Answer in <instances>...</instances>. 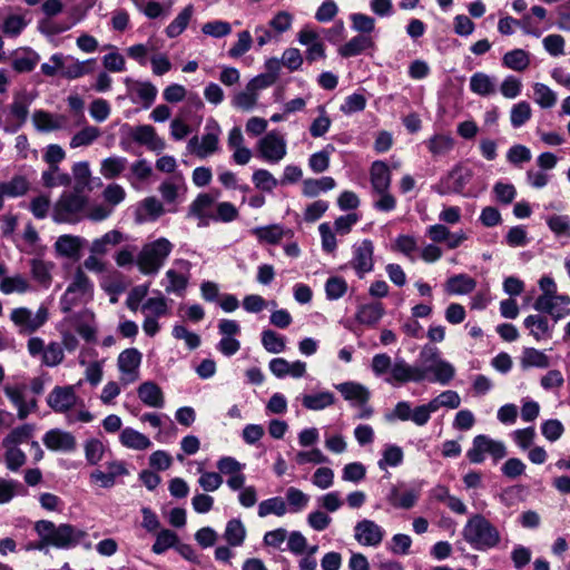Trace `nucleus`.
Segmentation results:
<instances>
[{
	"instance_id": "nucleus-34",
	"label": "nucleus",
	"mask_w": 570,
	"mask_h": 570,
	"mask_svg": "<svg viewBox=\"0 0 570 570\" xmlns=\"http://www.w3.org/2000/svg\"><path fill=\"white\" fill-rule=\"evenodd\" d=\"M347 401L356 402L360 405H364L370 397L368 390L362 384L355 382H345L335 386Z\"/></svg>"
},
{
	"instance_id": "nucleus-52",
	"label": "nucleus",
	"mask_w": 570,
	"mask_h": 570,
	"mask_svg": "<svg viewBox=\"0 0 570 570\" xmlns=\"http://www.w3.org/2000/svg\"><path fill=\"white\" fill-rule=\"evenodd\" d=\"M262 345L267 352L278 354L285 351L286 340L273 330H264L262 332Z\"/></svg>"
},
{
	"instance_id": "nucleus-24",
	"label": "nucleus",
	"mask_w": 570,
	"mask_h": 570,
	"mask_svg": "<svg viewBox=\"0 0 570 570\" xmlns=\"http://www.w3.org/2000/svg\"><path fill=\"white\" fill-rule=\"evenodd\" d=\"M131 136L136 142L147 146L153 151L159 153L165 149V141L158 137L155 128L150 125L137 126Z\"/></svg>"
},
{
	"instance_id": "nucleus-13",
	"label": "nucleus",
	"mask_w": 570,
	"mask_h": 570,
	"mask_svg": "<svg viewBox=\"0 0 570 570\" xmlns=\"http://www.w3.org/2000/svg\"><path fill=\"white\" fill-rule=\"evenodd\" d=\"M348 265L355 271L358 278H363L374 268V245L370 239L354 244L353 257Z\"/></svg>"
},
{
	"instance_id": "nucleus-1",
	"label": "nucleus",
	"mask_w": 570,
	"mask_h": 570,
	"mask_svg": "<svg viewBox=\"0 0 570 570\" xmlns=\"http://www.w3.org/2000/svg\"><path fill=\"white\" fill-rule=\"evenodd\" d=\"M35 531L39 537L36 548L43 550L48 547L70 549L81 542L87 535L85 531L68 523L56 525L49 520H39L35 523Z\"/></svg>"
},
{
	"instance_id": "nucleus-61",
	"label": "nucleus",
	"mask_w": 570,
	"mask_h": 570,
	"mask_svg": "<svg viewBox=\"0 0 570 570\" xmlns=\"http://www.w3.org/2000/svg\"><path fill=\"white\" fill-rule=\"evenodd\" d=\"M403 451L400 446L394 444H389L385 446L382 459L379 461V468L381 470H385L386 466H397L403 462Z\"/></svg>"
},
{
	"instance_id": "nucleus-64",
	"label": "nucleus",
	"mask_w": 570,
	"mask_h": 570,
	"mask_svg": "<svg viewBox=\"0 0 570 570\" xmlns=\"http://www.w3.org/2000/svg\"><path fill=\"white\" fill-rule=\"evenodd\" d=\"M547 225L558 237L570 238V217L567 215H552L547 218Z\"/></svg>"
},
{
	"instance_id": "nucleus-6",
	"label": "nucleus",
	"mask_w": 570,
	"mask_h": 570,
	"mask_svg": "<svg viewBox=\"0 0 570 570\" xmlns=\"http://www.w3.org/2000/svg\"><path fill=\"white\" fill-rule=\"evenodd\" d=\"M423 368L426 370V380L446 385L455 375L454 366L442 360L436 347H424L420 354Z\"/></svg>"
},
{
	"instance_id": "nucleus-42",
	"label": "nucleus",
	"mask_w": 570,
	"mask_h": 570,
	"mask_svg": "<svg viewBox=\"0 0 570 570\" xmlns=\"http://www.w3.org/2000/svg\"><path fill=\"white\" fill-rule=\"evenodd\" d=\"M383 315V304L380 302H374L362 305L356 313V318L361 324L374 325L382 318Z\"/></svg>"
},
{
	"instance_id": "nucleus-46",
	"label": "nucleus",
	"mask_w": 570,
	"mask_h": 570,
	"mask_svg": "<svg viewBox=\"0 0 570 570\" xmlns=\"http://www.w3.org/2000/svg\"><path fill=\"white\" fill-rule=\"evenodd\" d=\"M287 513V505L283 498L274 497L262 501L258 504L257 514L259 518H265L269 514L283 517Z\"/></svg>"
},
{
	"instance_id": "nucleus-30",
	"label": "nucleus",
	"mask_w": 570,
	"mask_h": 570,
	"mask_svg": "<svg viewBox=\"0 0 570 570\" xmlns=\"http://www.w3.org/2000/svg\"><path fill=\"white\" fill-rule=\"evenodd\" d=\"M374 48V41L370 36L357 35L340 47L338 53L343 58H350L361 55L367 49Z\"/></svg>"
},
{
	"instance_id": "nucleus-53",
	"label": "nucleus",
	"mask_w": 570,
	"mask_h": 570,
	"mask_svg": "<svg viewBox=\"0 0 570 570\" xmlns=\"http://www.w3.org/2000/svg\"><path fill=\"white\" fill-rule=\"evenodd\" d=\"M287 512L297 513L305 509L309 502V497L302 490L291 487L286 490Z\"/></svg>"
},
{
	"instance_id": "nucleus-4",
	"label": "nucleus",
	"mask_w": 570,
	"mask_h": 570,
	"mask_svg": "<svg viewBox=\"0 0 570 570\" xmlns=\"http://www.w3.org/2000/svg\"><path fill=\"white\" fill-rule=\"evenodd\" d=\"M92 294V282L80 267H77L67 289L60 298V309L63 313H69L75 306L91 299Z\"/></svg>"
},
{
	"instance_id": "nucleus-35",
	"label": "nucleus",
	"mask_w": 570,
	"mask_h": 570,
	"mask_svg": "<svg viewBox=\"0 0 570 570\" xmlns=\"http://www.w3.org/2000/svg\"><path fill=\"white\" fill-rule=\"evenodd\" d=\"M476 282L466 274H458L445 283V289L452 295H465L474 291Z\"/></svg>"
},
{
	"instance_id": "nucleus-21",
	"label": "nucleus",
	"mask_w": 570,
	"mask_h": 570,
	"mask_svg": "<svg viewBox=\"0 0 570 570\" xmlns=\"http://www.w3.org/2000/svg\"><path fill=\"white\" fill-rule=\"evenodd\" d=\"M42 442L51 451L71 452L77 446L76 438L70 432L60 429L47 431Z\"/></svg>"
},
{
	"instance_id": "nucleus-15",
	"label": "nucleus",
	"mask_w": 570,
	"mask_h": 570,
	"mask_svg": "<svg viewBox=\"0 0 570 570\" xmlns=\"http://www.w3.org/2000/svg\"><path fill=\"white\" fill-rule=\"evenodd\" d=\"M141 357V353L135 347L126 348L119 354L117 366L124 385H129L139 379Z\"/></svg>"
},
{
	"instance_id": "nucleus-40",
	"label": "nucleus",
	"mask_w": 570,
	"mask_h": 570,
	"mask_svg": "<svg viewBox=\"0 0 570 570\" xmlns=\"http://www.w3.org/2000/svg\"><path fill=\"white\" fill-rule=\"evenodd\" d=\"M419 495L420 492L417 490L400 491L397 488L393 487L389 495V501L395 508L411 509L415 505Z\"/></svg>"
},
{
	"instance_id": "nucleus-8",
	"label": "nucleus",
	"mask_w": 570,
	"mask_h": 570,
	"mask_svg": "<svg viewBox=\"0 0 570 570\" xmlns=\"http://www.w3.org/2000/svg\"><path fill=\"white\" fill-rule=\"evenodd\" d=\"M81 191L63 193L53 208L52 218L57 223H76L85 209L87 199Z\"/></svg>"
},
{
	"instance_id": "nucleus-9",
	"label": "nucleus",
	"mask_w": 570,
	"mask_h": 570,
	"mask_svg": "<svg viewBox=\"0 0 570 570\" xmlns=\"http://www.w3.org/2000/svg\"><path fill=\"white\" fill-rule=\"evenodd\" d=\"M140 311L145 316L142 330L150 337L155 336L160 330L158 318L170 315V307L163 295L147 298L141 304Z\"/></svg>"
},
{
	"instance_id": "nucleus-57",
	"label": "nucleus",
	"mask_w": 570,
	"mask_h": 570,
	"mask_svg": "<svg viewBox=\"0 0 570 570\" xmlns=\"http://www.w3.org/2000/svg\"><path fill=\"white\" fill-rule=\"evenodd\" d=\"M83 451L88 464L96 465L102 460L106 448L100 440L92 438L83 443Z\"/></svg>"
},
{
	"instance_id": "nucleus-63",
	"label": "nucleus",
	"mask_w": 570,
	"mask_h": 570,
	"mask_svg": "<svg viewBox=\"0 0 570 570\" xmlns=\"http://www.w3.org/2000/svg\"><path fill=\"white\" fill-rule=\"evenodd\" d=\"M100 136L99 128L95 126H86L80 131L73 135L70 140L71 148L91 145Z\"/></svg>"
},
{
	"instance_id": "nucleus-54",
	"label": "nucleus",
	"mask_w": 570,
	"mask_h": 570,
	"mask_svg": "<svg viewBox=\"0 0 570 570\" xmlns=\"http://www.w3.org/2000/svg\"><path fill=\"white\" fill-rule=\"evenodd\" d=\"M550 364L549 357L541 351L533 347H527L521 357V365L523 367H540L546 368Z\"/></svg>"
},
{
	"instance_id": "nucleus-43",
	"label": "nucleus",
	"mask_w": 570,
	"mask_h": 570,
	"mask_svg": "<svg viewBox=\"0 0 570 570\" xmlns=\"http://www.w3.org/2000/svg\"><path fill=\"white\" fill-rule=\"evenodd\" d=\"M128 160L125 157L111 156L105 158L100 164V174L106 179L118 177L127 167Z\"/></svg>"
},
{
	"instance_id": "nucleus-16",
	"label": "nucleus",
	"mask_w": 570,
	"mask_h": 570,
	"mask_svg": "<svg viewBox=\"0 0 570 570\" xmlns=\"http://www.w3.org/2000/svg\"><path fill=\"white\" fill-rule=\"evenodd\" d=\"M31 102L32 98L27 94L14 96L13 101L9 106V118L3 126L6 132H16L24 125Z\"/></svg>"
},
{
	"instance_id": "nucleus-22",
	"label": "nucleus",
	"mask_w": 570,
	"mask_h": 570,
	"mask_svg": "<svg viewBox=\"0 0 570 570\" xmlns=\"http://www.w3.org/2000/svg\"><path fill=\"white\" fill-rule=\"evenodd\" d=\"M68 321L73 325L77 333L86 342H95L97 330L95 326V314L89 309H82L68 317Z\"/></svg>"
},
{
	"instance_id": "nucleus-47",
	"label": "nucleus",
	"mask_w": 570,
	"mask_h": 570,
	"mask_svg": "<svg viewBox=\"0 0 570 570\" xmlns=\"http://www.w3.org/2000/svg\"><path fill=\"white\" fill-rule=\"evenodd\" d=\"M35 426L32 424H23L14 428L11 432L3 438L1 444L18 446L22 443H28L33 436Z\"/></svg>"
},
{
	"instance_id": "nucleus-18",
	"label": "nucleus",
	"mask_w": 570,
	"mask_h": 570,
	"mask_svg": "<svg viewBox=\"0 0 570 570\" xmlns=\"http://www.w3.org/2000/svg\"><path fill=\"white\" fill-rule=\"evenodd\" d=\"M73 385L55 386L47 396L48 406L56 413L68 414L77 404Z\"/></svg>"
},
{
	"instance_id": "nucleus-33",
	"label": "nucleus",
	"mask_w": 570,
	"mask_h": 570,
	"mask_svg": "<svg viewBox=\"0 0 570 570\" xmlns=\"http://www.w3.org/2000/svg\"><path fill=\"white\" fill-rule=\"evenodd\" d=\"M32 121L39 131H53L63 127L65 117L55 116L45 110H36L32 115Z\"/></svg>"
},
{
	"instance_id": "nucleus-23",
	"label": "nucleus",
	"mask_w": 570,
	"mask_h": 570,
	"mask_svg": "<svg viewBox=\"0 0 570 570\" xmlns=\"http://www.w3.org/2000/svg\"><path fill=\"white\" fill-rule=\"evenodd\" d=\"M473 177L472 169L458 165L455 166L448 175L443 185L445 186V190L440 191V194L445 193H455L462 194L466 185L471 181Z\"/></svg>"
},
{
	"instance_id": "nucleus-62",
	"label": "nucleus",
	"mask_w": 570,
	"mask_h": 570,
	"mask_svg": "<svg viewBox=\"0 0 570 570\" xmlns=\"http://www.w3.org/2000/svg\"><path fill=\"white\" fill-rule=\"evenodd\" d=\"M177 541H178V537L174 531L164 529L158 532V534L156 537V541L151 547V550L156 554H163L169 548L175 547Z\"/></svg>"
},
{
	"instance_id": "nucleus-14",
	"label": "nucleus",
	"mask_w": 570,
	"mask_h": 570,
	"mask_svg": "<svg viewBox=\"0 0 570 570\" xmlns=\"http://www.w3.org/2000/svg\"><path fill=\"white\" fill-rule=\"evenodd\" d=\"M570 296L568 295H540L533 307L535 311L541 313L550 314L557 322L566 316L570 315Z\"/></svg>"
},
{
	"instance_id": "nucleus-56",
	"label": "nucleus",
	"mask_w": 570,
	"mask_h": 570,
	"mask_svg": "<svg viewBox=\"0 0 570 570\" xmlns=\"http://www.w3.org/2000/svg\"><path fill=\"white\" fill-rule=\"evenodd\" d=\"M532 117V109L529 102L520 101L512 106L510 121L513 128L522 127Z\"/></svg>"
},
{
	"instance_id": "nucleus-26",
	"label": "nucleus",
	"mask_w": 570,
	"mask_h": 570,
	"mask_svg": "<svg viewBox=\"0 0 570 570\" xmlns=\"http://www.w3.org/2000/svg\"><path fill=\"white\" fill-rule=\"evenodd\" d=\"M56 265L53 262L43 261L41 258H32L30 261V273L32 279L40 286L49 288L52 283V271Z\"/></svg>"
},
{
	"instance_id": "nucleus-50",
	"label": "nucleus",
	"mask_w": 570,
	"mask_h": 570,
	"mask_svg": "<svg viewBox=\"0 0 570 570\" xmlns=\"http://www.w3.org/2000/svg\"><path fill=\"white\" fill-rule=\"evenodd\" d=\"M194 8L193 6L185 7L178 16L168 24L166 28V35L169 38L178 37L188 26L189 20L193 16Z\"/></svg>"
},
{
	"instance_id": "nucleus-36",
	"label": "nucleus",
	"mask_w": 570,
	"mask_h": 570,
	"mask_svg": "<svg viewBox=\"0 0 570 570\" xmlns=\"http://www.w3.org/2000/svg\"><path fill=\"white\" fill-rule=\"evenodd\" d=\"M302 404L311 411H322L335 402V395L330 391H322L315 394H304L301 396Z\"/></svg>"
},
{
	"instance_id": "nucleus-38",
	"label": "nucleus",
	"mask_w": 570,
	"mask_h": 570,
	"mask_svg": "<svg viewBox=\"0 0 570 570\" xmlns=\"http://www.w3.org/2000/svg\"><path fill=\"white\" fill-rule=\"evenodd\" d=\"M470 90L479 96H490L495 92L494 78L484 73L475 72L470 78Z\"/></svg>"
},
{
	"instance_id": "nucleus-55",
	"label": "nucleus",
	"mask_w": 570,
	"mask_h": 570,
	"mask_svg": "<svg viewBox=\"0 0 570 570\" xmlns=\"http://www.w3.org/2000/svg\"><path fill=\"white\" fill-rule=\"evenodd\" d=\"M429 151L434 156H442L452 150L454 140L448 135H434L426 141Z\"/></svg>"
},
{
	"instance_id": "nucleus-37",
	"label": "nucleus",
	"mask_w": 570,
	"mask_h": 570,
	"mask_svg": "<svg viewBox=\"0 0 570 570\" xmlns=\"http://www.w3.org/2000/svg\"><path fill=\"white\" fill-rule=\"evenodd\" d=\"M29 188L28 179L21 175H16L10 180L0 181V190L4 197H21L28 193Z\"/></svg>"
},
{
	"instance_id": "nucleus-29",
	"label": "nucleus",
	"mask_w": 570,
	"mask_h": 570,
	"mask_svg": "<svg viewBox=\"0 0 570 570\" xmlns=\"http://www.w3.org/2000/svg\"><path fill=\"white\" fill-rule=\"evenodd\" d=\"M119 441L122 446L136 451L149 449L153 444L148 436L132 428L124 429L119 434Z\"/></svg>"
},
{
	"instance_id": "nucleus-19",
	"label": "nucleus",
	"mask_w": 570,
	"mask_h": 570,
	"mask_svg": "<svg viewBox=\"0 0 570 570\" xmlns=\"http://www.w3.org/2000/svg\"><path fill=\"white\" fill-rule=\"evenodd\" d=\"M127 94L134 104H142L148 109L157 97V88L150 81L134 80L130 77L124 79Z\"/></svg>"
},
{
	"instance_id": "nucleus-10",
	"label": "nucleus",
	"mask_w": 570,
	"mask_h": 570,
	"mask_svg": "<svg viewBox=\"0 0 570 570\" xmlns=\"http://www.w3.org/2000/svg\"><path fill=\"white\" fill-rule=\"evenodd\" d=\"M485 453L497 462L507 455V448L501 441L479 434L474 436L472 446L466 452V458L471 463L480 464L485 460Z\"/></svg>"
},
{
	"instance_id": "nucleus-51",
	"label": "nucleus",
	"mask_w": 570,
	"mask_h": 570,
	"mask_svg": "<svg viewBox=\"0 0 570 570\" xmlns=\"http://www.w3.org/2000/svg\"><path fill=\"white\" fill-rule=\"evenodd\" d=\"M94 62L95 59H88L86 61L72 60L70 63H66V60H63L61 76L66 79L80 78L91 72L92 69L89 66Z\"/></svg>"
},
{
	"instance_id": "nucleus-32",
	"label": "nucleus",
	"mask_w": 570,
	"mask_h": 570,
	"mask_svg": "<svg viewBox=\"0 0 570 570\" xmlns=\"http://www.w3.org/2000/svg\"><path fill=\"white\" fill-rule=\"evenodd\" d=\"M125 240V236L119 230H110L106 234H104L101 237L96 238L90 246V253L94 255H105L107 254L112 247L119 245L121 242Z\"/></svg>"
},
{
	"instance_id": "nucleus-27",
	"label": "nucleus",
	"mask_w": 570,
	"mask_h": 570,
	"mask_svg": "<svg viewBox=\"0 0 570 570\" xmlns=\"http://www.w3.org/2000/svg\"><path fill=\"white\" fill-rule=\"evenodd\" d=\"M370 176L374 191L390 190L391 173L389 166L384 161H374L371 166Z\"/></svg>"
},
{
	"instance_id": "nucleus-2",
	"label": "nucleus",
	"mask_w": 570,
	"mask_h": 570,
	"mask_svg": "<svg viewBox=\"0 0 570 570\" xmlns=\"http://www.w3.org/2000/svg\"><path fill=\"white\" fill-rule=\"evenodd\" d=\"M462 537L479 551L495 548L501 541L499 530L482 514H473L469 518L463 527Z\"/></svg>"
},
{
	"instance_id": "nucleus-28",
	"label": "nucleus",
	"mask_w": 570,
	"mask_h": 570,
	"mask_svg": "<svg viewBox=\"0 0 570 570\" xmlns=\"http://www.w3.org/2000/svg\"><path fill=\"white\" fill-rule=\"evenodd\" d=\"M83 244L85 239L79 236L61 235L55 243V249L60 256L75 258L78 257Z\"/></svg>"
},
{
	"instance_id": "nucleus-3",
	"label": "nucleus",
	"mask_w": 570,
	"mask_h": 570,
	"mask_svg": "<svg viewBox=\"0 0 570 570\" xmlns=\"http://www.w3.org/2000/svg\"><path fill=\"white\" fill-rule=\"evenodd\" d=\"M174 245L164 237L146 244L137 256V266L145 275H155L164 266Z\"/></svg>"
},
{
	"instance_id": "nucleus-31",
	"label": "nucleus",
	"mask_w": 570,
	"mask_h": 570,
	"mask_svg": "<svg viewBox=\"0 0 570 570\" xmlns=\"http://www.w3.org/2000/svg\"><path fill=\"white\" fill-rule=\"evenodd\" d=\"M523 324L537 341L552 336V327L549 325L548 318L540 314L527 316Z\"/></svg>"
},
{
	"instance_id": "nucleus-39",
	"label": "nucleus",
	"mask_w": 570,
	"mask_h": 570,
	"mask_svg": "<svg viewBox=\"0 0 570 570\" xmlns=\"http://www.w3.org/2000/svg\"><path fill=\"white\" fill-rule=\"evenodd\" d=\"M336 186L334 178L324 176L322 178H307L303 181V195L306 197H316L322 191L332 190Z\"/></svg>"
},
{
	"instance_id": "nucleus-5",
	"label": "nucleus",
	"mask_w": 570,
	"mask_h": 570,
	"mask_svg": "<svg viewBox=\"0 0 570 570\" xmlns=\"http://www.w3.org/2000/svg\"><path fill=\"white\" fill-rule=\"evenodd\" d=\"M10 321L19 335H31L39 331L49 320V309L45 305L36 312L28 307H16L10 312Z\"/></svg>"
},
{
	"instance_id": "nucleus-45",
	"label": "nucleus",
	"mask_w": 570,
	"mask_h": 570,
	"mask_svg": "<svg viewBox=\"0 0 570 570\" xmlns=\"http://www.w3.org/2000/svg\"><path fill=\"white\" fill-rule=\"evenodd\" d=\"M183 186L184 177L181 174H177L163 181L158 190L166 203H174L177 199L179 189Z\"/></svg>"
},
{
	"instance_id": "nucleus-11",
	"label": "nucleus",
	"mask_w": 570,
	"mask_h": 570,
	"mask_svg": "<svg viewBox=\"0 0 570 570\" xmlns=\"http://www.w3.org/2000/svg\"><path fill=\"white\" fill-rule=\"evenodd\" d=\"M424 380H426V370L409 364L403 357L394 360L391 375L385 379L392 385H402L407 382L420 383Z\"/></svg>"
},
{
	"instance_id": "nucleus-41",
	"label": "nucleus",
	"mask_w": 570,
	"mask_h": 570,
	"mask_svg": "<svg viewBox=\"0 0 570 570\" xmlns=\"http://www.w3.org/2000/svg\"><path fill=\"white\" fill-rule=\"evenodd\" d=\"M502 65L514 71H524L530 65V55L523 49H513L504 53Z\"/></svg>"
},
{
	"instance_id": "nucleus-7",
	"label": "nucleus",
	"mask_w": 570,
	"mask_h": 570,
	"mask_svg": "<svg viewBox=\"0 0 570 570\" xmlns=\"http://www.w3.org/2000/svg\"><path fill=\"white\" fill-rule=\"evenodd\" d=\"M204 130L202 138L194 136L187 142V150L200 159L209 157L219 149L222 134L220 126L214 118L207 119Z\"/></svg>"
},
{
	"instance_id": "nucleus-12",
	"label": "nucleus",
	"mask_w": 570,
	"mask_h": 570,
	"mask_svg": "<svg viewBox=\"0 0 570 570\" xmlns=\"http://www.w3.org/2000/svg\"><path fill=\"white\" fill-rule=\"evenodd\" d=\"M28 386L26 383H8L3 387L6 396L17 409L20 420H24L30 413L37 410V400L27 397Z\"/></svg>"
},
{
	"instance_id": "nucleus-20",
	"label": "nucleus",
	"mask_w": 570,
	"mask_h": 570,
	"mask_svg": "<svg viewBox=\"0 0 570 570\" xmlns=\"http://www.w3.org/2000/svg\"><path fill=\"white\" fill-rule=\"evenodd\" d=\"M385 535L384 529L370 519L358 521L354 527L355 540L365 547H377Z\"/></svg>"
},
{
	"instance_id": "nucleus-25",
	"label": "nucleus",
	"mask_w": 570,
	"mask_h": 570,
	"mask_svg": "<svg viewBox=\"0 0 570 570\" xmlns=\"http://www.w3.org/2000/svg\"><path fill=\"white\" fill-rule=\"evenodd\" d=\"M137 394L139 400L147 406L161 409L165 404L161 389L151 381L140 384L137 390Z\"/></svg>"
},
{
	"instance_id": "nucleus-17",
	"label": "nucleus",
	"mask_w": 570,
	"mask_h": 570,
	"mask_svg": "<svg viewBox=\"0 0 570 570\" xmlns=\"http://www.w3.org/2000/svg\"><path fill=\"white\" fill-rule=\"evenodd\" d=\"M286 140L276 131L266 134L258 141L261 157L271 164L279 163L286 156Z\"/></svg>"
},
{
	"instance_id": "nucleus-44",
	"label": "nucleus",
	"mask_w": 570,
	"mask_h": 570,
	"mask_svg": "<svg viewBox=\"0 0 570 570\" xmlns=\"http://www.w3.org/2000/svg\"><path fill=\"white\" fill-rule=\"evenodd\" d=\"M4 449V464L11 472L19 471L27 462L26 453L18 446L1 444Z\"/></svg>"
},
{
	"instance_id": "nucleus-49",
	"label": "nucleus",
	"mask_w": 570,
	"mask_h": 570,
	"mask_svg": "<svg viewBox=\"0 0 570 570\" xmlns=\"http://www.w3.org/2000/svg\"><path fill=\"white\" fill-rule=\"evenodd\" d=\"M30 288L31 286L28 279L20 274L11 277H3L0 282V291L6 295L12 293L23 294L30 291Z\"/></svg>"
},
{
	"instance_id": "nucleus-60",
	"label": "nucleus",
	"mask_w": 570,
	"mask_h": 570,
	"mask_svg": "<svg viewBox=\"0 0 570 570\" xmlns=\"http://www.w3.org/2000/svg\"><path fill=\"white\" fill-rule=\"evenodd\" d=\"M252 233L261 240L268 244H277L284 236V230L279 225H269L256 227Z\"/></svg>"
},
{
	"instance_id": "nucleus-59",
	"label": "nucleus",
	"mask_w": 570,
	"mask_h": 570,
	"mask_svg": "<svg viewBox=\"0 0 570 570\" xmlns=\"http://www.w3.org/2000/svg\"><path fill=\"white\" fill-rule=\"evenodd\" d=\"M42 364L48 367H55L62 363L65 358L63 347L58 342H50L46 345L42 353Z\"/></svg>"
},
{
	"instance_id": "nucleus-58",
	"label": "nucleus",
	"mask_w": 570,
	"mask_h": 570,
	"mask_svg": "<svg viewBox=\"0 0 570 570\" xmlns=\"http://www.w3.org/2000/svg\"><path fill=\"white\" fill-rule=\"evenodd\" d=\"M41 179L43 185L48 188L68 186L71 181L69 174L60 171L59 166L45 170L41 175Z\"/></svg>"
},
{
	"instance_id": "nucleus-48",
	"label": "nucleus",
	"mask_w": 570,
	"mask_h": 570,
	"mask_svg": "<svg viewBox=\"0 0 570 570\" xmlns=\"http://www.w3.org/2000/svg\"><path fill=\"white\" fill-rule=\"evenodd\" d=\"M246 537V529L239 519H232L227 522L224 538L232 547H239L243 544Z\"/></svg>"
}]
</instances>
